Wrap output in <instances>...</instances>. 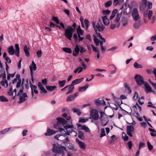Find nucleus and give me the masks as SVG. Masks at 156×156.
<instances>
[{
	"label": "nucleus",
	"mask_w": 156,
	"mask_h": 156,
	"mask_svg": "<svg viewBox=\"0 0 156 156\" xmlns=\"http://www.w3.org/2000/svg\"><path fill=\"white\" fill-rule=\"evenodd\" d=\"M53 146L52 151L53 152L59 154H61L62 156H63L65 154L64 151L67 152L66 147H65L61 146L59 145H57L55 144H53Z\"/></svg>",
	"instance_id": "obj_1"
},
{
	"label": "nucleus",
	"mask_w": 156,
	"mask_h": 156,
	"mask_svg": "<svg viewBox=\"0 0 156 156\" xmlns=\"http://www.w3.org/2000/svg\"><path fill=\"white\" fill-rule=\"evenodd\" d=\"M15 49L14 50L13 47L12 46H10L7 49V51L9 54L10 55H12L15 54L17 57H19L20 49L19 44H16L15 45Z\"/></svg>",
	"instance_id": "obj_2"
},
{
	"label": "nucleus",
	"mask_w": 156,
	"mask_h": 156,
	"mask_svg": "<svg viewBox=\"0 0 156 156\" xmlns=\"http://www.w3.org/2000/svg\"><path fill=\"white\" fill-rule=\"evenodd\" d=\"M74 31V29L72 26H68L65 30L64 35L68 39L71 41Z\"/></svg>",
	"instance_id": "obj_3"
},
{
	"label": "nucleus",
	"mask_w": 156,
	"mask_h": 156,
	"mask_svg": "<svg viewBox=\"0 0 156 156\" xmlns=\"http://www.w3.org/2000/svg\"><path fill=\"white\" fill-rule=\"evenodd\" d=\"M137 84L140 86L142 85V84L146 83L143 80V78L142 76L140 75L136 74L134 78Z\"/></svg>",
	"instance_id": "obj_4"
},
{
	"label": "nucleus",
	"mask_w": 156,
	"mask_h": 156,
	"mask_svg": "<svg viewBox=\"0 0 156 156\" xmlns=\"http://www.w3.org/2000/svg\"><path fill=\"white\" fill-rule=\"evenodd\" d=\"M56 119L57 120V123L54 124L53 125V127L55 128H57V127L60 124H62L64 126L67 122V121L62 117H58Z\"/></svg>",
	"instance_id": "obj_5"
},
{
	"label": "nucleus",
	"mask_w": 156,
	"mask_h": 156,
	"mask_svg": "<svg viewBox=\"0 0 156 156\" xmlns=\"http://www.w3.org/2000/svg\"><path fill=\"white\" fill-rule=\"evenodd\" d=\"M90 119L96 120L99 119V114L97 110L93 109L90 111Z\"/></svg>",
	"instance_id": "obj_6"
},
{
	"label": "nucleus",
	"mask_w": 156,
	"mask_h": 156,
	"mask_svg": "<svg viewBox=\"0 0 156 156\" xmlns=\"http://www.w3.org/2000/svg\"><path fill=\"white\" fill-rule=\"evenodd\" d=\"M132 16L133 17V19L135 21H137L140 18L138 11L136 8H134L133 9Z\"/></svg>",
	"instance_id": "obj_7"
},
{
	"label": "nucleus",
	"mask_w": 156,
	"mask_h": 156,
	"mask_svg": "<svg viewBox=\"0 0 156 156\" xmlns=\"http://www.w3.org/2000/svg\"><path fill=\"white\" fill-rule=\"evenodd\" d=\"M126 130L127 134L130 137H132L133 135L132 133L134 131V127L131 125L127 126Z\"/></svg>",
	"instance_id": "obj_8"
},
{
	"label": "nucleus",
	"mask_w": 156,
	"mask_h": 156,
	"mask_svg": "<svg viewBox=\"0 0 156 156\" xmlns=\"http://www.w3.org/2000/svg\"><path fill=\"white\" fill-rule=\"evenodd\" d=\"M19 96L20 101L19 103H21L24 102L26 100L25 98H27L28 96L27 94L26 93H23L22 94V96L20 95Z\"/></svg>",
	"instance_id": "obj_9"
},
{
	"label": "nucleus",
	"mask_w": 156,
	"mask_h": 156,
	"mask_svg": "<svg viewBox=\"0 0 156 156\" xmlns=\"http://www.w3.org/2000/svg\"><path fill=\"white\" fill-rule=\"evenodd\" d=\"M76 142L78 144L80 147L82 149L84 150L86 148V145L84 143L80 140L78 138H76Z\"/></svg>",
	"instance_id": "obj_10"
},
{
	"label": "nucleus",
	"mask_w": 156,
	"mask_h": 156,
	"mask_svg": "<svg viewBox=\"0 0 156 156\" xmlns=\"http://www.w3.org/2000/svg\"><path fill=\"white\" fill-rule=\"evenodd\" d=\"M80 46L78 44H76V47L74 49V51L73 52V55L76 57L79 54L80 51Z\"/></svg>",
	"instance_id": "obj_11"
},
{
	"label": "nucleus",
	"mask_w": 156,
	"mask_h": 156,
	"mask_svg": "<svg viewBox=\"0 0 156 156\" xmlns=\"http://www.w3.org/2000/svg\"><path fill=\"white\" fill-rule=\"evenodd\" d=\"M56 133V131L55 130L48 128L47 129V132L44 135L46 136H49L55 134Z\"/></svg>",
	"instance_id": "obj_12"
},
{
	"label": "nucleus",
	"mask_w": 156,
	"mask_h": 156,
	"mask_svg": "<svg viewBox=\"0 0 156 156\" xmlns=\"http://www.w3.org/2000/svg\"><path fill=\"white\" fill-rule=\"evenodd\" d=\"M95 104L97 105H100L105 106L106 105L105 101L102 99H98L95 101Z\"/></svg>",
	"instance_id": "obj_13"
},
{
	"label": "nucleus",
	"mask_w": 156,
	"mask_h": 156,
	"mask_svg": "<svg viewBox=\"0 0 156 156\" xmlns=\"http://www.w3.org/2000/svg\"><path fill=\"white\" fill-rule=\"evenodd\" d=\"M146 83L144 84V85L145 87V91L147 93H148L149 92H151L152 90L151 87L147 82H146Z\"/></svg>",
	"instance_id": "obj_14"
},
{
	"label": "nucleus",
	"mask_w": 156,
	"mask_h": 156,
	"mask_svg": "<svg viewBox=\"0 0 156 156\" xmlns=\"http://www.w3.org/2000/svg\"><path fill=\"white\" fill-rule=\"evenodd\" d=\"M69 91L66 93V95H68L72 93L74 91V87L71 83L70 85H68Z\"/></svg>",
	"instance_id": "obj_15"
},
{
	"label": "nucleus",
	"mask_w": 156,
	"mask_h": 156,
	"mask_svg": "<svg viewBox=\"0 0 156 156\" xmlns=\"http://www.w3.org/2000/svg\"><path fill=\"white\" fill-rule=\"evenodd\" d=\"M78 127H81V129L85 130L86 132H90V130L89 129L85 126H81L80 124H77Z\"/></svg>",
	"instance_id": "obj_16"
},
{
	"label": "nucleus",
	"mask_w": 156,
	"mask_h": 156,
	"mask_svg": "<svg viewBox=\"0 0 156 156\" xmlns=\"http://www.w3.org/2000/svg\"><path fill=\"white\" fill-rule=\"evenodd\" d=\"M89 86L88 83H87L85 86L83 87H78V90L80 92H82L85 91L86 89Z\"/></svg>",
	"instance_id": "obj_17"
},
{
	"label": "nucleus",
	"mask_w": 156,
	"mask_h": 156,
	"mask_svg": "<svg viewBox=\"0 0 156 156\" xmlns=\"http://www.w3.org/2000/svg\"><path fill=\"white\" fill-rule=\"evenodd\" d=\"M84 80L83 78L76 79L73 81L71 83L74 86L81 82Z\"/></svg>",
	"instance_id": "obj_18"
},
{
	"label": "nucleus",
	"mask_w": 156,
	"mask_h": 156,
	"mask_svg": "<svg viewBox=\"0 0 156 156\" xmlns=\"http://www.w3.org/2000/svg\"><path fill=\"white\" fill-rule=\"evenodd\" d=\"M29 48L28 47L27 45H25L24 46L23 50L24 51L26 56L28 57L30 56V53L29 51Z\"/></svg>",
	"instance_id": "obj_19"
},
{
	"label": "nucleus",
	"mask_w": 156,
	"mask_h": 156,
	"mask_svg": "<svg viewBox=\"0 0 156 156\" xmlns=\"http://www.w3.org/2000/svg\"><path fill=\"white\" fill-rule=\"evenodd\" d=\"M0 78L4 76V78L5 79V76H6V74L3 66L0 67Z\"/></svg>",
	"instance_id": "obj_20"
},
{
	"label": "nucleus",
	"mask_w": 156,
	"mask_h": 156,
	"mask_svg": "<svg viewBox=\"0 0 156 156\" xmlns=\"http://www.w3.org/2000/svg\"><path fill=\"white\" fill-rule=\"evenodd\" d=\"M5 79L4 78V76L2 77V80L0 82V84L2 86H5V83H6V87H8V81L6 79V76H5Z\"/></svg>",
	"instance_id": "obj_21"
},
{
	"label": "nucleus",
	"mask_w": 156,
	"mask_h": 156,
	"mask_svg": "<svg viewBox=\"0 0 156 156\" xmlns=\"http://www.w3.org/2000/svg\"><path fill=\"white\" fill-rule=\"evenodd\" d=\"M102 19L103 23L105 25H107L109 24V20L107 18V16H105L102 17Z\"/></svg>",
	"instance_id": "obj_22"
},
{
	"label": "nucleus",
	"mask_w": 156,
	"mask_h": 156,
	"mask_svg": "<svg viewBox=\"0 0 156 156\" xmlns=\"http://www.w3.org/2000/svg\"><path fill=\"white\" fill-rule=\"evenodd\" d=\"M30 68H31L32 69H33V70H35L37 69V67L36 64L34 62V61H33L32 62V64L30 65Z\"/></svg>",
	"instance_id": "obj_23"
},
{
	"label": "nucleus",
	"mask_w": 156,
	"mask_h": 156,
	"mask_svg": "<svg viewBox=\"0 0 156 156\" xmlns=\"http://www.w3.org/2000/svg\"><path fill=\"white\" fill-rule=\"evenodd\" d=\"M62 50L65 52L69 54H71L72 52V51L71 48H63Z\"/></svg>",
	"instance_id": "obj_24"
},
{
	"label": "nucleus",
	"mask_w": 156,
	"mask_h": 156,
	"mask_svg": "<svg viewBox=\"0 0 156 156\" xmlns=\"http://www.w3.org/2000/svg\"><path fill=\"white\" fill-rule=\"evenodd\" d=\"M101 26H100L98 23L97 25L95 26L94 23V22H93V26L95 30V33L96 34H98V29Z\"/></svg>",
	"instance_id": "obj_25"
},
{
	"label": "nucleus",
	"mask_w": 156,
	"mask_h": 156,
	"mask_svg": "<svg viewBox=\"0 0 156 156\" xmlns=\"http://www.w3.org/2000/svg\"><path fill=\"white\" fill-rule=\"evenodd\" d=\"M75 99L74 97L73 96V94H71L68 96L66 99V101L67 102H69Z\"/></svg>",
	"instance_id": "obj_26"
},
{
	"label": "nucleus",
	"mask_w": 156,
	"mask_h": 156,
	"mask_svg": "<svg viewBox=\"0 0 156 156\" xmlns=\"http://www.w3.org/2000/svg\"><path fill=\"white\" fill-rule=\"evenodd\" d=\"M78 137L80 139L82 140L84 138V134L83 131H79Z\"/></svg>",
	"instance_id": "obj_27"
},
{
	"label": "nucleus",
	"mask_w": 156,
	"mask_h": 156,
	"mask_svg": "<svg viewBox=\"0 0 156 156\" xmlns=\"http://www.w3.org/2000/svg\"><path fill=\"white\" fill-rule=\"evenodd\" d=\"M66 83V80H59L58 82L59 87H64Z\"/></svg>",
	"instance_id": "obj_28"
},
{
	"label": "nucleus",
	"mask_w": 156,
	"mask_h": 156,
	"mask_svg": "<svg viewBox=\"0 0 156 156\" xmlns=\"http://www.w3.org/2000/svg\"><path fill=\"white\" fill-rule=\"evenodd\" d=\"M122 22L123 23V26H125L127 24V19L125 17H123L122 19Z\"/></svg>",
	"instance_id": "obj_29"
},
{
	"label": "nucleus",
	"mask_w": 156,
	"mask_h": 156,
	"mask_svg": "<svg viewBox=\"0 0 156 156\" xmlns=\"http://www.w3.org/2000/svg\"><path fill=\"white\" fill-rule=\"evenodd\" d=\"M133 66L134 68L136 69L138 68H142L143 66L141 64H139L136 62H135L133 64Z\"/></svg>",
	"instance_id": "obj_30"
},
{
	"label": "nucleus",
	"mask_w": 156,
	"mask_h": 156,
	"mask_svg": "<svg viewBox=\"0 0 156 156\" xmlns=\"http://www.w3.org/2000/svg\"><path fill=\"white\" fill-rule=\"evenodd\" d=\"M112 4V1L109 0L105 3V7L106 8H108L111 6Z\"/></svg>",
	"instance_id": "obj_31"
},
{
	"label": "nucleus",
	"mask_w": 156,
	"mask_h": 156,
	"mask_svg": "<svg viewBox=\"0 0 156 156\" xmlns=\"http://www.w3.org/2000/svg\"><path fill=\"white\" fill-rule=\"evenodd\" d=\"M24 89V87L23 84H21L20 86V89L18 92L17 96H20V95H21L22 93H23Z\"/></svg>",
	"instance_id": "obj_32"
},
{
	"label": "nucleus",
	"mask_w": 156,
	"mask_h": 156,
	"mask_svg": "<svg viewBox=\"0 0 156 156\" xmlns=\"http://www.w3.org/2000/svg\"><path fill=\"white\" fill-rule=\"evenodd\" d=\"M46 87L48 90L52 91L54 90L56 88V87L55 86H46Z\"/></svg>",
	"instance_id": "obj_33"
},
{
	"label": "nucleus",
	"mask_w": 156,
	"mask_h": 156,
	"mask_svg": "<svg viewBox=\"0 0 156 156\" xmlns=\"http://www.w3.org/2000/svg\"><path fill=\"white\" fill-rule=\"evenodd\" d=\"M62 142L63 144L66 146L68 144H69L70 141L68 137L67 136L66 139L63 140Z\"/></svg>",
	"instance_id": "obj_34"
},
{
	"label": "nucleus",
	"mask_w": 156,
	"mask_h": 156,
	"mask_svg": "<svg viewBox=\"0 0 156 156\" xmlns=\"http://www.w3.org/2000/svg\"><path fill=\"white\" fill-rule=\"evenodd\" d=\"M140 21H139L138 22H136L133 25V27L135 29H138L140 26Z\"/></svg>",
	"instance_id": "obj_35"
},
{
	"label": "nucleus",
	"mask_w": 156,
	"mask_h": 156,
	"mask_svg": "<svg viewBox=\"0 0 156 156\" xmlns=\"http://www.w3.org/2000/svg\"><path fill=\"white\" fill-rule=\"evenodd\" d=\"M124 87L126 90L127 91L129 94L131 93V90H130L129 87L127 83H126L124 84Z\"/></svg>",
	"instance_id": "obj_36"
},
{
	"label": "nucleus",
	"mask_w": 156,
	"mask_h": 156,
	"mask_svg": "<svg viewBox=\"0 0 156 156\" xmlns=\"http://www.w3.org/2000/svg\"><path fill=\"white\" fill-rule=\"evenodd\" d=\"M72 110L74 113H76L78 115H80L81 113L80 110L79 109L76 108H74L72 109Z\"/></svg>",
	"instance_id": "obj_37"
},
{
	"label": "nucleus",
	"mask_w": 156,
	"mask_h": 156,
	"mask_svg": "<svg viewBox=\"0 0 156 156\" xmlns=\"http://www.w3.org/2000/svg\"><path fill=\"white\" fill-rule=\"evenodd\" d=\"M11 127H9L3 129L0 131V134H3L5 133L10 129Z\"/></svg>",
	"instance_id": "obj_38"
},
{
	"label": "nucleus",
	"mask_w": 156,
	"mask_h": 156,
	"mask_svg": "<svg viewBox=\"0 0 156 156\" xmlns=\"http://www.w3.org/2000/svg\"><path fill=\"white\" fill-rule=\"evenodd\" d=\"M0 101L2 102H7L9 101L6 98L3 96H0Z\"/></svg>",
	"instance_id": "obj_39"
},
{
	"label": "nucleus",
	"mask_w": 156,
	"mask_h": 156,
	"mask_svg": "<svg viewBox=\"0 0 156 156\" xmlns=\"http://www.w3.org/2000/svg\"><path fill=\"white\" fill-rule=\"evenodd\" d=\"M83 69V68L81 67H77L74 71V73H76L77 72H78V73H79L82 71Z\"/></svg>",
	"instance_id": "obj_40"
},
{
	"label": "nucleus",
	"mask_w": 156,
	"mask_h": 156,
	"mask_svg": "<svg viewBox=\"0 0 156 156\" xmlns=\"http://www.w3.org/2000/svg\"><path fill=\"white\" fill-rule=\"evenodd\" d=\"M84 23L86 26V30H87L90 24L88 20L86 19L84 21Z\"/></svg>",
	"instance_id": "obj_41"
},
{
	"label": "nucleus",
	"mask_w": 156,
	"mask_h": 156,
	"mask_svg": "<svg viewBox=\"0 0 156 156\" xmlns=\"http://www.w3.org/2000/svg\"><path fill=\"white\" fill-rule=\"evenodd\" d=\"M30 87H31V90H33V89H37V86L35 85L32 84L30 81Z\"/></svg>",
	"instance_id": "obj_42"
},
{
	"label": "nucleus",
	"mask_w": 156,
	"mask_h": 156,
	"mask_svg": "<svg viewBox=\"0 0 156 156\" xmlns=\"http://www.w3.org/2000/svg\"><path fill=\"white\" fill-rule=\"evenodd\" d=\"M64 127L66 129V130H68V129L73 128V125H70L68 124H66V125H64Z\"/></svg>",
	"instance_id": "obj_43"
},
{
	"label": "nucleus",
	"mask_w": 156,
	"mask_h": 156,
	"mask_svg": "<svg viewBox=\"0 0 156 156\" xmlns=\"http://www.w3.org/2000/svg\"><path fill=\"white\" fill-rule=\"evenodd\" d=\"M50 26L51 27H54L55 26H56V27H58L59 29H61V27L59 26H58V25H56V24L53 23L52 22H50Z\"/></svg>",
	"instance_id": "obj_44"
},
{
	"label": "nucleus",
	"mask_w": 156,
	"mask_h": 156,
	"mask_svg": "<svg viewBox=\"0 0 156 156\" xmlns=\"http://www.w3.org/2000/svg\"><path fill=\"white\" fill-rule=\"evenodd\" d=\"M147 145L148 150L149 151H151L153 149V146L151 144V143L149 141L147 142Z\"/></svg>",
	"instance_id": "obj_45"
},
{
	"label": "nucleus",
	"mask_w": 156,
	"mask_h": 156,
	"mask_svg": "<svg viewBox=\"0 0 156 156\" xmlns=\"http://www.w3.org/2000/svg\"><path fill=\"white\" fill-rule=\"evenodd\" d=\"M105 130L104 128L101 129V133L100 134V137L101 138L103 136H105Z\"/></svg>",
	"instance_id": "obj_46"
},
{
	"label": "nucleus",
	"mask_w": 156,
	"mask_h": 156,
	"mask_svg": "<svg viewBox=\"0 0 156 156\" xmlns=\"http://www.w3.org/2000/svg\"><path fill=\"white\" fill-rule=\"evenodd\" d=\"M96 34L97 37H99L103 42H105V39L102 37L100 33H98V34Z\"/></svg>",
	"instance_id": "obj_47"
},
{
	"label": "nucleus",
	"mask_w": 156,
	"mask_h": 156,
	"mask_svg": "<svg viewBox=\"0 0 156 156\" xmlns=\"http://www.w3.org/2000/svg\"><path fill=\"white\" fill-rule=\"evenodd\" d=\"M153 14V12L151 10H149L147 14L148 18L149 20L151 19V16Z\"/></svg>",
	"instance_id": "obj_48"
},
{
	"label": "nucleus",
	"mask_w": 156,
	"mask_h": 156,
	"mask_svg": "<svg viewBox=\"0 0 156 156\" xmlns=\"http://www.w3.org/2000/svg\"><path fill=\"white\" fill-rule=\"evenodd\" d=\"M88 120V119H84L82 117H80V118L79 122H82V123H84L86 121Z\"/></svg>",
	"instance_id": "obj_49"
},
{
	"label": "nucleus",
	"mask_w": 156,
	"mask_h": 156,
	"mask_svg": "<svg viewBox=\"0 0 156 156\" xmlns=\"http://www.w3.org/2000/svg\"><path fill=\"white\" fill-rule=\"evenodd\" d=\"M52 20L55 21L57 24H58L59 23L58 18L55 16H53L52 18Z\"/></svg>",
	"instance_id": "obj_50"
},
{
	"label": "nucleus",
	"mask_w": 156,
	"mask_h": 156,
	"mask_svg": "<svg viewBox=\"0 0 156 156\" xmlns=\"http://www.w3.org/2000/svg\"><path fill=\"white\" fill-rule=\"evenodd\" d=\"M12 85L9 89V91L8 92V93L9 94V95H13V92L12 91Z\"/></svg>",
	"instance_id": "obj_51"
},
{
	"label": "nucleus",
	"mask_w": 156,
	"mask_h": 156,
	"mask_svg": "<svg viewBox=\"0 0 156 156\" xmlns=\"http://www.w3.org/2000/svg\"><path fill=\"white\" fill-rule=\"evenodd\" d=\"M21 79H20L18 81V82L17 83V84L16 85V87L18 88L21 86Z\"/></svg>",
	"instance_id": "obj_52"
},
{
	"label": "nucleus",
	"mask_w": 156,
	"mask_h": 156,
	"mask_svg": "<svg viewBox=\"0 0 156 156\" xmlns=\"http://www.w3.org/2000/svg\"><path fill=\"white\" fill-rule=\"evenodd\" d=\"M40 89L41 90L40 93L41 94H46L47 93V91L45 89L44 87L43 88L42 87L41 89Z\"/></svg>",
	"instance_id": "obj_53"
},
{
	"label": "nucleus",
	"mask_w": 156,
	"mask_h": 156,
	"mask_svg": "<svg viewBox=\"0 0 156 156\" xmlns=\"http://www.w3.org/2000/svg\"><path fill=\"white\" fill-rule=\"evenodd\" d=\"M127 145L129 149L130 150L131 149L132 146V142L131 141H129L127 143Z\"/></svg>",
	"instance_id": "obj_54"
},
{
	"label": "nucleus",
	"mask_w": 156,
	"mask_h": 156,
	"mask_svg": "<svg viewBox=\"0 0 156 156\" xmlns=\"http://www.w3.org/2000/svg\"><path fill=\"white\" fill-rule=\"evenodd\" d=\"M105 28V27L103 26H101L98 29L99 32H102Z\"/></svg>",
	"instance_id": "obj_55"
},
{
	"label": "nucleus",
	"mask_w": 156,
	"mask_h": 156,
	"mask_svg": "<svg viewBox=\"0 0 156 156\" xmlns=\"http://www.w3.org/2000/svg\"><path fill=\"white\" fill-rule=\"evenodd\" d=\"M36 53L38 58L41 57V56L42 51L41 50H38L37 52Z\"/></svg>",
	"instance_id": "obj_56"
},
{
	"label": "nucleus",
	"mask_w": 156,
	"mask_h": 156,
	"mask_svg": "<svg viewBox=\"0 0 156 156\" xmlns=\"http://www.w3.org/2000/svg\"><path fill=\"white\" fill-rule=\"evenodd\" d=\"M148 104L147 105V107H151L153 108H156V107L155 106H153V104L151 102H149L148 103Z\"/></svg>",
	"instance_id": "obj_57"
},
{
	"label": "nucleus",
	"mask_w": 156,
	"mask_h": 156,
	"mask_svg": "<svg viewBox=\"0 0 156 156\" xmlns=\"http://www.w3.org/2000/svg\"><path fill=\"white\" fill-rule=\"evenodd\" d=\"M61 136H63L65 137L66 136V135H62V134L57 135L55 136L54 138L55 139H56L58 140H60L59 139H58V138L60 137Z\"/></svg>",
	"instance_id": "obj_58"
},
{
	"label": "nucleus",
	"mask_w": 156,
	"mask_h": 156,
	"mask_svg": "<svg viewBox=\"0 0 156 156\" xmlns=\"http://www.w3.org/2000/svg\"><path fill=\"white\" fill-rule=\"evenodd\" d=\"M111 12V11L108 9L106 10H103L102 13L104 14H109Z\"/></svg>",
	"instance_id": "obj_59"
},
{
	"label": "nucleus",
	"mask_w": 156,
	"mask_h": 156,
	"mask_svg": "<svg viewBox=\"0 0 156 156\" xmlns=\"http://www.w3.org/2000/svg\"><path fill=\"white\" fill-rule=\"evenodd\" d=\"M144 146L145 144L144 143L141 142H140L139 147V149L140 150L142 147H144Z\"/></svg>",
	"instance_id": "obj_60"
},
{
	"label": "nucleus",
	"mask_w": 156,
	"mask_h": 156,
	"mask_svg": "<svg viewBox=\"0 0 156 156\" xmlns=\"http://www.w3.org/2000/svg\"><path fill=\"white\" fill-rule=\"evenodd\" d=\"M91 46L92 47L93 50L94 51H95L96 52H99L98 49L97 48L95 47L93 44L91 45Z\"/></svg>",
	"instance_id": "obj_61"
},
{
	"label": "nucleus",
	"mask_w": 156,
	"mask_h": 156,
	"mask_svg": "<svg viewBox=\"0 0 156 156\" xmlns=\"http://www.w3.org/2000/svg\"><path fill=\"white\" fill-rule=\"evenodd\" d=\"M68 147V148H69V149L70 150H75V149L74 145L73 144L69 145V146Z\"/></svg>",
	"instance_id": "obj_62"
},
{
	"label": "nucleus",
	"mask_w": 156,
	"mask_h": 156,
	"mask_svg": "<svg viewBox=\"0 0 156 156\" xmlns=\"http://www.w3.org/2000/svg\"><path fill=\"white\" fill-rule=\"evenodd\" d=\"M93 37H94V43L95 44L96 43L99 42V40L98 39V38H96V36H94V35H93Z\"/></svg>",
	"instance_id": "obj_63"
},
{
	"label": "nucleus",
	"mask_w": 156,
	"mask_h": 156,
	"mask_svg": "<svg viewBox=\"0 0 156 156\" xmlns=\"http://www.w3.org/2000/svg\"><path fill=\"white\" fill-rule=\"evenodd\" d=\"M151 41H154L156 40V34H155L151 38Z\"/></svg>",
	"instance_id": "obj_64"
}]
</instances>
